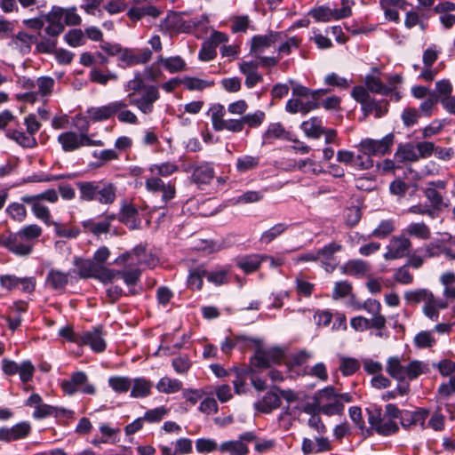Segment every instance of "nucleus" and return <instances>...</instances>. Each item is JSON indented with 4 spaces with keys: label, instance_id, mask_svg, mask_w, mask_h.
Returning <instances> with one entry per match:
<instances>
[{
    "label": "nucleus",
    "instance_id": "obj_45",
    "mask_svg": "<svg viewBox=\"0 0 455 455\" xmlns=\"http://www.w3.org/2000/svg\"><path fill=\"white\" fill-rule=\"evenodd\" d=\"M328 92V89H319L311 91L307 87H305L300 84H294V86L292 87V93H294L297 96H303L305 100H314L315 102H316L320 97L327 94Z\"/></svg>",
    "mask_w": 455,
    "mask_h": 455
},
{
    "label": "nucleus",
    "instance_id": "obj_28",
    "mask_svg": "<svg viewBox=\"0 0 455 455\" xmlns=\"http://www.w3.org/2000/svg\"><path fill=\"white\" fill-rule=\"evenodd\" d=\"M58 141L66 152L75 151L83 147L82 134L74 132H66L58 136Z\"/></svg>",
    "mask_w": 455,
    "mask_h": 455
},
{
    "label": "nucleus",
    "instance_id": "obj_29",
    "mask_svg": "<svg viewBox=\"0 0 455 455\" xmlns=\"http://www.w3.org/2000/svg\"><path fill=\"white\" fill-rule=\"evenodd\" d=\"M21 201L31 205L34 215L45 222L47 225L53 224L51 220L50 210L37 198H30L28 196H22Z\"/></svg>",
    "mask_w": 455,
    "mask_h": 455
},
{
    "label": "nucleus",
    "instance_id": "obj_61",
    "mask_svg": "<svg viewBox=\"0 0 455 455\" xmlns=\"http://www.w3.org/2000/svg\"><path fill=\"white\" fill-rule=\"evenodd\" d=\"M147 86L140 73H136L134 77L126 83L124 89L128 92V94H132V98H134L137 92L144 91Z\"/></svg>",
    "mask_w": 455,
    "mask_h": 455
},
{
    "label": "nucleus",
    "instance_id": "obj_15",
    "mask_svg": "<svg viewBox=\"0 0 455 455\" xmlns=\"http://www.w3.org/2000/svg\"><path fill=\"white\" fill-rule=\"evenodd\" d=\"M337 160L339 163L347 165H352L359 170H369L373 166V160L369 157H364L359 154L355 156L354 153L348 150H339L337 153Z\"/></svg>",
    "mask_w": 455,
    "mask_h": 455
},
{
    "label": "nucleus",
    "instance_id": "obj_18",
    "mask_svg": "<svg viewBox=\"0 0 455 455\" xmlns=\"http://www.w3.org/2000/svg\"><path fill=\"white\" fill-rule=\"evenodd\" d=\"M292 98L290 99L285 106L287 112L291 114L302 113L307 114L311 110L318 108L317 102L310 100H305L303 96H297L292 93Z\"/></svg>",
    "mask_w": 455,
    "mask_h": 455
},
{
    "label": "nucleus",
    "instance_id": "obj_20",
    "mask_svg": "<svg viewBox=\"0 0 455 455\" xmlns=\"http://www.w3.org/2000/svg\"><path fill=\"white\" fill-rule=\"evenodd\" d=\"M74 263L78 268V275L83 278L98 277L101 272L105 275L106 269L98 266L93 259L76 258Z\"/></svg>",
    "mask_w": 455,
    "mask_h": 455
},
{
    "label": "nucleus",
    "instance_id": "obj_48",
    "mask_svg": "<svg viewBox=\"0 0 455 455\" xmlns=\"http://www.w3.org/2000/svg\"><path fill=\"white\" fill-rule=\"evenodd\" d=\"M428 371L429 367L427 363L419 360H413L406 365V379L412 380L422 374H427Z\"/></svg>",
    "mask_w": 455,
    "mask_h": 455
},
{
    "label": "nucleus",
    "instance_id": "obj_39",
    "mask_svg": "<svg viewBox=\"0 0 455 455\" xmlns=\"http://www.w3.org/2000/svg\"><path fill=\"white\" fill-rule=\"evenodd\" d=\"M403 233L421 240H428L431 237L430 228L424 222H412L403 230Z\"/></svg>",
    "mask_w": 455,
    "mask_h": 455
},
{
    "label": "nucleus",
    "instance_id": "obj_14",
    "mask_svg": "<svg viewBox=\"0 0 455 455\" xmlns=\"http://www.w3.org/2000/svg\"><path fill=\"white\" fill-rule=\"evenodd\" d=\"M123 106L121 101L115 100L104 106L92 107L87 110L88 117L93 122L108 120L114 116Z\"/></svg>",
    "mask_w": 455,
    "mask_h": 455
},
{
    "label": "nucleus",
    "instance_id": "obj_19",
    "mask_svg": "<svg viewBox=\"0 0 455 455\" xmlns=\"http://www.w3.org/2000/svg\"><path fill=\"white\" fill-rule=\"evenodd\" d=\"M262 140L263 144H272L276 140H292V137L281 123H272L264 132Z\"/></svg>",
    "mask_w": 455,
    "mask_h": 455
},
{
    "label": "nucleus",
    "instance_id": "obj_58",
    "mask_svg": "<svg viewBox=\"0 0 455 455\" xmlns=\"http://www.w3.org/2000/svg\"><path fill=\"white\" fill-rule=\"evenodd\" d=\"M118 101H121L124 106L120 108L118 112H116L117 119L121 123L130 124H138V117L132 111L129 110L127 108L128 103L125 100H119Z\"/></svg>",
    "mask_w": 455,
    "mask_h": 455
},
{
    "label": "nucleus",
    "instance_id": "obj_56",
    "mask_svg": "<svg viewBox=\"0 0 455 455\" xmlns=\"http://www.w3.org/2000/svg\"><path fill=\"white\" fill-rule=\"evenodd\" d=\"M108 384L114 391L125 393L131 388L132 379L128 377L115 376L108 379Z\"/></svg>",
    "mask_w": 455,
    "mask_h": 455
},
{
    "label": "nucleus",
    "instance_id": "obj_36",
    "mask_svg": "<svg viewBox=\"0 0 455 455\" xmlns=\"http://www.w3.org/2000/svg\"><path fill=\"white\" fill-rule=\"evenodd\" d=\"M219 451L222 453H229V455H246L249 452V448L246 443L237 439L223 442L219 446Z\"/></svg>",
    "mask_w": 455,
    "mask_h": 455
},
{
    "label": "nucleus",
    "instance_id": "obj_51",
    "mask_svg": "<svg viewBox=\"0 0 455 455\" xmlns=\"http://www.w3.org/2000/svg\"><path fill=\"white\" fill-rule=\"evenodd\" d=\"M395 230V222L392 219L383 220L372 231L371 236L384 239Z\"/></svg>",
    "mask_w": 455,
    "mask_h": 455
},
{
    "label": "nucleus",
    "instance_id": "obj_49",
    "mask_svg": "<svg viewBox=\"0 0 455 455\" xmlns=\"http://www.w3.org/2000/svg\"><path fill=\"white\" fill-rule=\"evenodd\" d=\"M301 129L307 137L315 139L321 137L324 132V129L321 126L320 121L317 118L304 121L301 124Z\"/></svg>",
    "mask_w": 455,
    "mask_h": 455
},
{
    "label": "nucleus",
    "instance_id": "obj_41",
    "mask_svg": "<svg viewBox=\"0 0 455 455\" xmlns=\"http://www.w3.org/2000/svg\"><path fill=\"white\" fill-rule=\"evenodd\" d=\"M226 110L221 104H214L209 109V115L212 124V128L217 131H222L223 124L226 120L224 119Z\"/></svg>",
    "mask_w": 455,
    "mask_h": 455
},
{
    "label": "nucleus",
    "instance_id": "obj_57",
    "mask_svg": "<svg viewBox=\"0 0 455 455\" xmlns=\"http://www.w3.org/2000/svg\"><path fill=\"white\" fill-rule=\"evenodd\" d=\"M206 276V270L203 267H197L190 271L188 278V285L191 289L201 290L203 287V278Z\"/></svg>",
    "mask_w": 455,
    "mask_h": 455
},
{
    "label": "nucleus",
    "instance_id": "obj_11",
    "mask_svg": "<svg viewBox=\"0 0 455 455\" xmlns=\"http://www.w3.org/2000/svg\"><path fill=\"white\" fill-rule=\"evenodd\" d=\"M89 346L94 352L101 353L106 349L102 327L98 326L80 335L79 344Z\"/></svg>",
    "mask_w": 455,
    "mask_h": 455
},
{
    "label": "nucleus",
    "instance_id": "obj_2",
    "mask_svg": "<svg viewBox=\"0 0 455 455\" xmlns=\"http://www.w3.org/2000/svg\"><path fill=\"white\" fill-rule=\"evenodd\" d=\"M337 391L331 387H326L317 391L313 397L321 413L327 416L339 415L344 411V405L340 404L337 398Z\"/></svg>",
    "mask_w": 455,
    "mask_h": 455
},
{
    "label": "nucleus",
    "instance_id": "obj_62",
    "mask_svg": "<svg viewBox=\"0 0 455 455\" xmlns=\"http://www.w3.org/2000/svg\"><path fill=\"white\" fill-rule=\"evenodd\" d=\"M266 117V115L261 110H257L254 113L243 115L242 116L243 126L247 124L251 128H256L262 124Z\"/></svg>",
    "mask_w": 455,
    "mask_h": 455
},
{
    "label": "nucleus",
    "instance_id": "obj_17",
    "mask_svg": "<svg viewBox=\"0 0 455 455\" xmlns=\"http://www.w3.org/2000/svg\"><path fill=\"white\" fill-rule=\"evenodd\" d=\"M429 415V411L426 409L420 408L416 411H403L401 425L405 429H411L417 426L422 428L426 427L425 422Z\"/></svg>",
    "mask_w": 455,
    "mask_h": 455
},
{
    "label": "nucleus",
    "instance_id": "obj_31",
    "mask_svg": "<svg viewBox=\"0 0 455 455\" xmlns=\"http://www.w3.org/2000/svg\"><path fill=\"white\" fill-rule=\"evenodd\" d=\"M370 266L362 259L348 260L342 267V272L348 275L362 277L369 271Z\"/></svg>",
    "mask_w": 455,
    "mask_h": 455
},
{
    "label": "nucleus",
    "instance_id": "obj_30",
    "mask_svg": "<svg viewBox=\"0 0 455 455\" xmlns=\"http://www.w3.org/2000/svg\"><path fill=\"white\" fill-rule=\"evenodd\" d=\"M386 371L390 377L398 381H403L406 379V365L402 363L398 356L387 359Z\"/></svg>",
    "mask_w": 455,
    "mask_h": 455
},
{
    "label": "nucleus",
    "instance_id": "obj_25",
    "mask_svg": "<svg viewBox=\"0 0 455 455\" xmlns=\"http://www.w3.org/2000/svg\"><path fill=\"white\" fill-rule=\"evenodd\" d=\"M267 258V255L251 254L238 257L235 259L236 266L241 268L244 273L250 274L255 272L260 266L261 262L265 261Z\"/></svg>",
    "mask_w": 455,
    "mask_h": 455
},
{
    "label": "nucleus",
    "instance_id": "obj_35",
    "mask_svg": "<svg viewBox=\"0 0 455 455\" xmlns=\"http://www.w3.org/2000/svg\"><path fill=\"white\" fill-rule=\"evenodd\" d=\"M68 283V273L51 269L46 276V284L54 290H63Z\"/></svg>",
    "mask_w": 455,
    "mask_h": 455
},
{
    "label": "nucleus",
    "instance_id": "obj_33",
    "mask_svg": "<svg viewBox=\"0 0 455 455\" xmlns=\"http://www.w3.org/2000/svg\"><path fill=\"white\" fill-rule=\"evenodd\" d=\"M153 384L144 378H136L132 380L131 396L133 398L147 397L151 394Z\"/></svg>",
    "mask_w": 455,
    "mask_h": 455
},
{
    "label": "nucleus",
    "instance_id": "obj_64",
    "mask_svg": "<svg viewBox=\"0 0 455 455\" xmlns=\"http://www.w3.org/2000/svg\"><path fill=\"white\" fill-rule=\"evenodd\" d=\"M455 394V374L444 383H442L437 389V395L439 399H447Z\"/></svg>",
    "mask_w": 455,
    "mask_h": 455
},
{
    "label": "nucleus",
    "instance_id": "obj_46",
    "mask_svg": "<svg viewBox=\"0 0 455 455\" xmlns=\"http://www.w3.org/2000/svg\"><path fill=\"white\" fill-rule=\"evenodd\" d=\"M157 63H161L170 73H177L184 70L186 68L184 60L180 56L169 58L159 56L157 59Z\"/></svg>",
    "mask_w": 455,
    "mask_h": 455
},
{
    "label": "nucleus",
    "instance_id": "obj_44",
    "mask_svg": "<svg viewBox=\"0 0 455 455\" xmlns=\"http://www.w3.org/2000/svg\"><path fill=\"white\" fill-rule=\"evenodd\" d=\"M395 156L401 162H417L419 160L417 146L412 143H406L400 146Z\"/></svg>",
    "mask_w": 455,
    "mask_h": 455
},
{
    "label": "nucleus",
    "instance_id": "obj_38",
    "mask_svg": "<svg viewBox=\"0 0 455 455\" xmlns=\"http://www.w3.org/2000/svg\"><path fill=\"white\" fill-rule=\"evenodd\" d=\"M82 201H96L98 181H77L76 183Z\"/></svg>",
    "mask_w": 455,
    "mask_h": 455
},
{
    "label": "nucleus",
    "instance_id": "obj_59",
    "mask_svg": "<svg viewBox=\"0 0 455 455\" xmlns=\"http://www.w3.org/2000/svg\"><path fill=\"white\" fill-rule=\"evenodd\" d=\"M309 15L318 22H328L333 20L332 9L325 5L312 9L309 12Z\"/></svg>",
    "mask_w": 455,
    "mask_h": 455
},
{
    "label": "nucleus",
    "instance_id": "obj_27",
    "mask_svg": "<svg viewBox=\"0 0 455 455\" xmlns=\"http://www.w3.org/2000/svg\"><path fill=\"white\" fill-rule=\"evenodd\" d=\"M144 254L145 248L142 246H137L131 251L125 252L116 258V263L117 265L127 264L130 268L136 267L143 262Z\"/></svg>",
    "mask_w": 455,
    "mask_h": 455
},
{
    "label": "nucleus",
    "instance_id": "obj_37",
    "mask_svg": "<svg viewBox=\"0 0 455 455\" xmlns=\"http://www.w3.org/2000/svg\"><path fill=\"white\" fill-rule=\"evenodd\" d=\"M120 220L131 228H136L140 224L138 210L133 204H124L120 212Z\"/></svg>",
    "mask_w": 455,
    "mask_h": 455
},
{
    "label": "nucleus",
    "instance_id": "obj_50",
    "mask_svg": "<svg viewBox=\"0 0 455 455\" xmlns=\"http://www.w3.org/2000/svg\"><path fill=\"white\" fill-rule=\"evenodd\" d=\"M55 80L51 76H40L36 79V92L44 99L52 95Z\"/></svg>",
    "mask_w": 455,
    "mask_h": 455
},
{
    "label": "nucleus",
    "instance_id": "obj_43",
    "mask_svg": "<svg viewBox=\"0 0 455 455\" xmlns=\"http://www.w3.org/2000/svg\"><path fill=\"white\" fill-rule=\"evenodd\" d=\"M148 171L158 177H169L179 171V166L172 162L151 164Z\"/></svg>",
    "mask_w": 455,
    "mask_h": 455
},
{
    "label": "nucleus",
    "instance_id": "obj_47",
    "mask_svg": "<svg viewBox=\"0 0 455 455\" xmlns=\"http://www.w3.org/2000/svg\"><path fill=\"white\" fill-rule=\"evenodd\" d=\"M7 137L24 148H34L37 144L35 137L19 130L8 131Z\"/></svg>",
    "mask_w": 455,
    "mask_h": 455
},
{
    "label": "nucleus",
    "instance_id": "obj_26",
    "mask_svg": "<svg viewBox=\"0 0 455 455\" xmlns=\"http://www.w3.org/2000/svg\"><path fill=\"white\" fill-rule=\"evenodd\" d=\"M140 274L141 272L138 267H132L123 271L105 270V278L112 281L118 276L123 278L127 285H134L140 280Z\"/></svg>",
    "mask_w": 455,
    "mask_h": 455
},
{
    "label": "nucleus",
    "instance_id": "obj_55",
    "mask_svg": "<svg viewBox=\"0 0 455 455\" xmlns=\"http://www.w3.org/2000/svg\"><path fill=\"white\" fill-rule=\"evenodd\" d=\"M288 229V225L285 223H278L266 230L260 236V241L265 243H269Z\"/></svg>",
    "mask_w": 455,
    "mask_h": 455
},
{
    "label": "nucleus",
    "instance_id": "obj_21",
    "mask_svg": "<svg viewBox=\"0 0 455 455\" xmlns=\"http://www.w3.org/2000/svg\"><path fill=\"white\" fill-rule=\"evenodd\" d=\"M117 188L114 183L100 180L98 181L97 198L101 204H112L116 199Z\"/></svg>",
    "mask_w": 455,
    "mask_h": 455
},
{
    "label": "nucleus",
    "instance_id": "obj_34",
    "mask_svg": "<svg viewBox=\"0 0 455 455\" xmlns=\"http://www.w3.org/2000/svg\"><path fill=\"white\" fill-rule=\"evenodd\" d=\"M419 7H417L416 10L412 9L406 12L404 26L410 29L419 25L421 30L424 31L427 28L426 20L428 19V16L425 13H419Z\"/></svg>",
    "mask_w": 455,
    "mask_h": 455
},
{
    "label": "nucleus",
    "instance_id": "obj_54",
    "mask_svg": "<svg viewBox=\"0 0 455 455\" xmlns=\"http://www.w3.org/2000/svg\"><path fill=\"white\" fill-rule=\"evenodd\" d=\"M71 380L75 384V386L78 388H81V390L89 395L95 394V387L92 385L87 383V376L83 371H77L75 372L72 377Z\"/></svg>",
    "mask_w": 455,
    "mask_h": 455
},
{
    "label": "nucleus",
    "instance_id": "obj_40",
    "mask_svg": "<svg viewBox=\"0 0 455 455\" xmlns=\"http://www.w3.org/2000/svg\"><path fill=\"white\" fill-rule=\"evenodd\" d=\"M18 232L29 243L32 251L36 242L43 234V229L36 224H30L21 228Z\"/></svg>",
    "mask_w": 455,
    "mask_h": 455
},
{
    "label": "nucleus",
    "instance_id": "obj_63",
    "mask_svg": "<svg viewBox=\"0 0 455 455\" xmlns=\"http://www.w3.org/2000/svg\"><path fill=\"white\" fill-rule=\"evenodd\" d=\"M440 53L441 50L437 45L432 44L427 47L422 54V62L424 67H432L437 60Z\"/></svg>",
    "mask_w": 455,
    "mask_h": 455
},
{
    "label": "nucleus",
    "instance_id": "obj_60",
    "mask_svg": "<svg viewBox=\"0 0 455 455\" xmlns=\"http://www.w3.org/2000/svg\"><path fill=\"white\" fill-rule=\"evenodd\" d=\"M360 368L358 360L350 357H340L339 370L344 376L354 374Z\"/></svg>",
    "mask_w": 455,
    "mask_h": 455
},
{
    "label": "nucleus",
    "instance_id": "obj_23",
    "mask_svg": "<svg viewBox=\"0 0 455 455\" xmlns=\"http://www.w3.org/2000/svg\"><path fill=\"white\" fill-rule=\"evenodd\" d=\"M280 405V395L275 391H269L254 403V409L262 413H270Z\"/></svg>",
    "mask_w": 455,
    "mask_h": 455
},
{
    "label": "nucleus",
    "instance_id": "obj_1",
    "mask_svg": "<svg viewBox=\"0 0 455 455\" xmlns=\"http://www.w3.org/2000/svg\"><path fill=\"white\" fill-rule=\"evenodd\" d=\"M404 299L409 304L424 303L423 313L432 321H437L439 318V310L448 307V303L443 299H437L432 291L427 289H418L404 292Z\"/></svg>",
    "mask_w": 455,
    "mask_h": 455
},
{
    "label": "nucleus",
    "instance_id": "obj_32",
    "mask_svg": "<svg viewBox=\"0 0 455 455\" xmlns=\"http://www.w3.org/2000/svg\"><path fill=\"white\" fill-rule=\"evenodd\" d=\"M260 157L251 155H242L237 157L235 170L243 174L257 169L259 165Z\"/></svg>",
    "mask_w": 455,
    "mask_h": 455
},
{
    "label": "nucleus",
    "instance_id": "obj_5",
    "mask_svg": "<svg viewBox=\"0 0 455 455\" xmlns=\"http://www.w3.org/2000/svg\"><path fill=\"white\" fill-rule=\"evenodd\" d=\"M411 249V242L408 237L404 235H394L386 247L384 259L386 260L403 259L409 255Z\"/></svg>",
    "mask_w": 455,
    "mask_h": 455
},
{
    "label": "nucleus",
    "instance_id": "obj_22",
    "mask_svg": "<svg viewBox=\"0 0 455 455\" xmlns=\"http://www.w3.org/2000/svg\"><path fill=\"white\" fill-rule=\"evenodd\" d=\"M259 63L257 61H243L239 65V69L245 76V85L248 88L254 87L262 81V76L258 72Z\"/></svg>",
    "mask_w": 455,
    "mask_h": 455
},
{
    "label": "nucleus",
    "instance_id": "obj_3",
    "mask_svg": "<svg viewBox=\"0 0 455 455\" xmlns=\"http://www.w3.org/2000/svg\"><path fill=\"white\" fill-rule=\"evenodd\" d=\"M394 143V135L389 133L381 140L364 139L357 146L361 155L371 158L372 156H384L390 151Z\"/></svg>",
    "mask_w": 455,
    "mask_h": 455
},
{
    "label": "nucleus",
    "instance_id": "obj_52",
    "mask_svg": "<svg viewBox=\"0 0 455 455\" xmlns=\"http://www.w3.org/2000/svg\"><path fill=\"white\" fill-rule=\"evenodd\" d=\"M365 85L368 91L374 93L387 95L390 92V89L382 83L380 78L374 76H366Z\"/></svg>",
    "mask_w": 455,
    "mask_h": 455
},
{
    "label": "nucleus",
    "instance_id": "obj_9",
    "mask_svg": "<svg viewBox=\"0 0 455 455\" xmlns=\"http://www.w3.org/2000/svg\"><path fill=\"white\" fill-rule=\"evenodd\" d=\"M29 422L21 421L12 427H0V442L12 443L27 438L31 433Z\"/></svg>",
    "mask_w": 455,
    "mask_h": 455
},
{
    "label": "nucleus",
    "instance_id": "obj_4",
    "mask_svg": "<svg viewBox=\"0 0 455 455\" xmlns=\"http://www.w3.org/2000/svg\"><path fill=\"white\" fill-rule=\"evenodd\" d=\"M127 97L131 105L136 106L140 112L148 115L153 112L154 103L159 99L160 94L156 86L148 85L140 97L132 98V94H128Z\"/></svg>",
    "mask_w": 455,
    "mask_h": 455
},
{
    "label": "nucleus",
    "instance_id": "obj_42",
    "mask_svg": "<svg viewBox=\"0 0 455 455\" xmlns=\"http://www.w3.org/2000/svg\"><path fill=\"white\" fill-rule=\"evenodd\" d=\"M160 393L173 394L182 389V382L177 379L163 377L156 386Z\"/></svg>",
    "mask_w": 455,
    "mask_h": 455
},
{
    "label": "nucleus",
    "instance_id": "obj_6",
    "mask_svg": "<svg viewBox=\"0 0 455 455\" xmlns=\"http://www.w3.org/2000/svg\"><path fill=\"white\" fill-rule=\"evenodd\" d=\"M145 188L149 193H162V202L164 205L176 196V187L172 182L165 183L160 177L153 176L145 181Z\"/></svg>",
    "mask_w": 455,
    "mask_h": 455
},
{
    "label": "nucleus",
    "instance_id": "obj_13",
    "mask_svg": "<svg viewBox=\"0 0 455 455\" xmlns=\"http://www.w3.org/2000/svg\"><path fill=\"white\" fill-rule=\"evenodd\" d=\"M63 17V8L59 6H53L47 14L44 15V20L49 23L45 28L47 35L54 37L64 31Z\"/></svg>",
    "mask_w": 455,
    "mask_h": 455
},
{
    "label": "nucleus",
    "instance_id": "obj_8",
    "mask_svg": "<svg viewBox=\"0 0 455 455\" xmlns=\"http://www.w3.org/2000/svg\"><path fill=\"white\" fill-rule=\"evenodd\" d=\"M283 39V33L269 31L266 35H256L251 37L250 53L258 57L271 45Z\"/></svg>",
    "mask_w": 455,
    "mask_h": 455
},
{
    "label": "nucleus",
    "instance_id": "obj_12",
    "mask_svg": "<svg viewBox=\"0 0 455 455\" xmlns=\"http://www.w3.org/2000/svg\"><path fill=\"white\" fill-rule=\"evenodd\" d=\"M358 309H364L372 315L371 326L376 330H382L386 327L387 318L381 314V304L377 299H368L362 305L358 306Z\"/></svg>",
    "mask_w": 455,
    "mask_h": 455
},
{
    "label": "nucleus",
    "instance_id": "obj_16",
    "mask_svg": "<svg viewBox=\"0 0 455 455\" xmlns=\"http://www.w3.org/2000/svg\"><path fill=\"white\" fill-rule=\"evenodd\" d=\"M152 58V52L148 48L128 49L122 51L120 60L126 66H134L148 63Z\"/></svg>",
    "mask_w": 455,
    "mask_h": 455
},
{
    "label": "nucleus",
    "instance_id": "obj_24",
    "mask_svg": "<svg viewBox=\"0 0 455 455\" xmlns=\"http://www.w3.org/2000/svg\"><path fill=\"white\" fill-rule=\"evenodd\" d=\"M214 178L213 167L209 164H204L194 169L191 176L193 183L197 185L199 188L209 184Z\"/></svg>",
    "mask_w": 455,
    "mask_h": 455
},
{
    "label": "nucleus",
    "instance_id": "obj_10",
    "mask_svg": "<svg viewBox=\"0 0 455 455\" xmlns=\"http://www.w3.org/2000/svg\"><path fill=\"white\" fill-rule=\"evenodd\" d=\"M343 247L340 243L332 242L322 249L317 250L318 260L321 261L323 267L329 273H331L339 265V260L335 255L342 251Z\"/></svg>",
    "mask_w": 455,
    "mask_h": 455
},
{
    "label": "nucleus",
    "instance_id": "obj_7",
    "mask_svg": "<svg viewBox=\"0 0 455 455\" xmlns=\"http://www.w3.org/2000/svg\"><path fill=\"white\" fill-rule=\"evenodd\" d=\"M0 245L18 256H28L32 252L29 243L19 232L0 237Z\"/></svg>",
    "mask_w": 455,
    "mask_h": 455
},
{
    "label": "nucleus",
    "instance_id": "obj_53",
    "mask_svg": "<svg viewBox=\"0 0 455 455\" xmlns=\"http://www.w3.org/2000/svg\"><path fill=\"white\" fill-rule=\"evenodd\" d=\"M424 195L426 198L431 204V207L434 211H441L446 204L443 202V197L441 193L437 190H435V188H430L427 186L424 190Z\"/></svg>",
    "mask_w": 455,
    "mask_h": 455
}]
</instances>
